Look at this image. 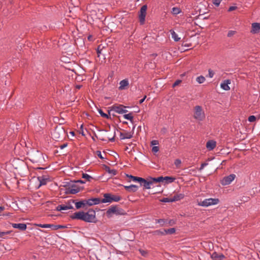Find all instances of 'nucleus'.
<instances>
[{
	"instance_id": "1",
	"label": "nucleus",
	"mask_w": 260,
	"mask_h": 260,
	"mask_svg": "<svg viewBox=\"0 0 260 260\" xmlns=\"http://www.w3.org/2000/svg\"><path fill=\"white\" fill-rule=\"evenodd\" d=\"M72 219H79L87 222H93L95 220V212L89 210L87 212L80 211L74 213L71 216Z\"/></svg>"
},
{
	"instance_id": "2",
	"label": "nucleus",
	"mask_w": 260,
	"mask_h": 260,
	"mask_svg": "<svg viewBox=\"0 0 260 260\" xmlns=\"http://www.w3.org/2000/svg\"><path fill=\"white\" fill-rule=\"evenodd\" d=\"M193 117L199 121H201L205 119V114L201 106H195Z\"/></svg>"
},
{
	"instance_id": "3",
	"label": "nucleus",
	"mask_w": 260,
	"mask_h": 260,
	"mask_svg": "<svg viewBox=\"0 0 260 260\" xmlns=\"http://www.w3.org/2000/svg\"><path fill=\"white\" fill-rule=\"evenodd\" d=\"M219 200L216 198H208L203 201H201L198 203V205L202 207H208L211 205H215L218 204Z\"/></svg>"
},
{
	"instance_id": "4",
	"label": "nucleus",
	"mask_w": 260,
	"mask_h": 260,
	"mask_svg": "<svg viewBox=\"0 0 260 260\" xmlns=\"http://www.w3.org/2000/svg\"><path fill=\"white\" fill-rule=\"evenodd\" d=\"M52 135L54 139H60L64 136L65 131L62 126L56 127Z\"/></svg>"
},
{
	"instance_id": "5",
	"label": "nucleus",
	"mask_w": 260,
	"mask_h": 260,
	"mask_svg": "<svg viewBox=\"0 0 260 260\" xmlns=\"http://www.w3.org/2000/svg\"><path fill=\"white\" fill-rule=\"evenodd\" d=\"M147 9V6L145 5H143L140 9L139 14V18L140 22L141 24H144L145 22Z\"/></svg>"
},
{
	"instance_id": "6",
	"label": "nucleus",
	"mask_w": 260,
	"mask_h": 260,
	"mask_svg": "<svg viewBox=\"0 0 260 260\" xmlns=\"http://www.w3.org/2000/svg\"><path fill=\"white\" fill-rule=\"evenodd\" d=\"M236 175L235 174H230L229 176L224 177L220 181L222 185H227L231 183V182L235 179Z\"/></svg>"
},
{
	"instance_id": "7",
	"label": "nucleus",
	"mask_w": 260,
	"mask_h": 260,
	"mask_svg": "<svg viewBox=\"0 0 260 260\" xmlns=\"http://www.w3.org/2000/svg\"><path fill=\"white\" fill-rule=\"evenodd\" d=\"M139 183L140 185L143 186L145 189L151 188V186L153 184L151 180V177L148 179H145L143 178H141Z\"/></svg>"
},
{
	"instance_id": "8",
	"label": "nucleus",
	"mask_w": 260,
	"mask_h": 260,
	"mask_svg": "<svg viewBox=\"0 0 260 260\" xmlns=\"http://www.w3.org/2000/svg\"><path fill=\"white\" fill-rule=\"evenodd\" d=\"M126 107L122 105H120L117 106H113L111 111H114L118 114L126 113L127 112V110L126 109Z\"/></svg>"
},
{
	"instance_id": "9",
	"label": "nucleus",
	"mask_w": 260,
	"mask_h": 260,
	"mask_svg": "<svg viewBox=\"0 0 260 260\" xmlns=\"http://www.w3.org/2000/svg\"><path fill=\"white\" fill-rule=\"evenodd\" d=\"M38 226H39L41 228H52L53 230H58L59 229H62L64 228V226L61 225H54V224H39Z\"/></svg>"
},
{
	"instance_id": "10",
	"label": "nucleus",
	"mask_w": 260,
	"mask_h": 260,
	"mask_svg": "<svg viewBox=\"0 0 260 260\" xmlns=\"http://www.w3.org/2000/svg\"><path fill=\"white\" fill-rule=\"evenodd\" d=\"M211 257L213 260H223L225 256L223 254L214 252L211 254Z\"/></svg>"
},
{
	"instance_id": "11",
	"label": "nucleus",
	"mask_w": 260,
	"mask_h": 260,
	"mask_svg": "<svg viewBox=\"0 0 260 260\" xmlns=\"http://www.w3.org/2000/svg\"><path fill=\"white\" fill-rule=\"evenodd\" d=\"M231 83V81L230 80H225L220 84V87L224 90H229L230 89V87L229 85Z\"/></svg>"
},
{
	"instance_id": "12",
	"label": "nucleus",
	"mask_w": 260,
	"mask_h": 260,
	"mask_svg": "<svg viewBox=\"0 0 260 260\" xmlns=\"http://www.w3.org/2000/svg\"><path fill=\"white\" fill-rule=\"evenodd\" d=\"M87 206H92L93 205H98L101 202V200L99 198H91L87 200Z\"/></svg>"
},
{
	"instance_id": "13",
	"label": "nucleus",
	"mask_w": 260,
	"mask_h": 260,
	"mask_svg": "<svg viewBox=\"0 0 260 260\" xmlns=\"http://www.w3.org/2000/svg\"><path fill=\"white\" fill-rule=\"evenodd\" d=\"M75 204L76 209H78L82 207L84 208L86 206H87V200H83L79 202H76L75 201Z\"/></svg>"
},
{
	"instance_id": "14",
	"label": "nucleus",
	"mask_w": 260,
	"mask_h": 260,
	"mask_svg": "<svg viewBox=\"0 0 260 260\" xmlns=\"http://www.w3.org/2000/svg\"><path fill=\"white\" fill-rule=\"evenodd\" d=\"M123 187L127 191L131 192H135L137 191L138 189V186L134 184L129 186L124 185Z\"/></svg>"
},
{
	"instance_id": "15",
	"label": "nucleus",
	"mask_w": 260,
	"mask_h": 260,
	"mask_svg": "<svg viewBox=\"0 0 260 260\" xmlns=\"http://www.w3.org/2000/svg\"><path fill=\"white\" fill-rule=\"evenodd\" d=\"M107 213L108 214H111L112 213H115L116 214H121L120 210L118 209L116 206H111L108 209Z\"/></svg>"
},
{
	"instance_id": "16",
	"label": "nucleus",
	"mask_w": 260,
	"mask_h": 260,
	"mask_svg": "<svg viewBox=\"0 0 260 260\" xmlns=\"http://www.w3.org/2000/svg\"><path fill=\"white\" fill-rule=\"evenodd\" d=\"M39 181H40V185H44L46 184L48 181H49V178L47 176L43 175L42 176H39L38 178Z\"/></svg>"
},
{
	"instance_id": "17",
	"label": "nucleus",
	"mask_w": 260,
	"mask_h": 260,
	"mask_svg": "<svg viewBox=\"0 0 260 260\" xmlns=\"http://www.w3.org/2000/svg\"><path fill=\"white\" fill-rule=\"evenodd\" d=\"M129 85V82L128 79H125L120 81L119 82V90H123L125 89L126 87L128 86Z\"/></svg>"
},
{
	"instance_id": "18",
	"label": "nucleus",
	"mask_w": 260,
	"mask_h": 260,
	"mask_svg": "<svg viewBox=\"0 0 260 260\" xmlns=\"http://www.w3.org/2000/svg\"><path fill=\"white\" fill-rule=\"evenodd\" d=\"M12 226L13 228L18 229L21 231H25L26 229V224L25 223H12Z\"/></svg>"
},
{
	"instance_id": "19",
	"label": "nucleus",
	"mask_w": 260,
	"mask_h": 260,
	"mask_svg": "<svg viewBox=\"0 0 260 260\" xmlns=\"http://www.w3.org/2000/svg\"><path fill=\"white\" fill-rule=\"evenodd\" d=\"M112 195L110 193H105L104 198L101 200V203H111Z\"/></svg>"
},
{
	"instance_id": "20",
	"label": "nucleus",
	"mask_w": 260,
	"mask_h": 260,
	"mask_svg": "<svg viewBox=\"0 0 260 260\" xmlns=\"http://www.w3.org/2000/svg\"><path fill=\"white\" fill-rule=\"evenodd\" d=\"M216 142L213 140L208 141L206 143V147L209 150H213L216 147Z\"/></svg>"
},
{
	"instance_id": "21",
	"label": "nucleus",
	"mask_w": 260,
	"mask_h": 260,
	"mask_svg": "<svg viewBox=\"0 0 260 260\" xmlns=\"http://www.w3.org/2000/svg\"><path fill=\"white\" fill-rule=\"evenodd\" d=\"M260 30V24L258 23H253L252 24L251 32L255 34L258 32Z\"/></svg>"
},
{
	"instance_id": "22",
	"label": "nucleus",
	"mask_w": 260,
	"mask_h": 260,
	"mask_svg": "<svg viewBox=\"0 0 260 260\" xmlns=\"http://www.w3.org/2000/svg\"><path fill=\"white\" fill-rule=\"evenodd\" d=\"M133 137V134L131 132L128 133H120V138L121 140L125 139H131Z\"/></svg>"
},
{
	"instance_id": "23",
	"label": "nucleus",
	"mask_w": 260,
	"mask_h": 260,
	"mask_svg": "<svg viewBox=\"0 0 260 260\" xmlns=\"http://www.w3.org/2000/svg\"><path fill=\"white\" fill-rule=\"evenodd\" d=\"M80 189L78 187L75 186L74 187L73 186H72V188L69 187L66 192L74 194L78 193Z\"/></svg>"
},
{
	"instance_id": "24",
	"label": "nucleus",
	"mask_w": 260,
	"mask_h": 260,
	"mask_svg": "<svg viewBox=\"0 0 260 260\" xmlns=\"http://www.w3.org/2000/svg\"><path fill=\"white\" fill-rule=\"evenodd\" d=\"M34 161H40L42 157V153L38 151H37L34 154Z\"/></svg>"
},
{
	"instance_id": "25",
	"label": "nucleus",
	"mask_w": 260,
	"mask_h": 260,
	"mask_svg": "<svg viewBox=\"0 0 260 260\" xmlns=\"http://www.w3.org/2000/svg\"><path fill=\"white\" fill-rule=\"evenodd\" d=\"M71 207H68L65 204L59 205L56 207V210L58 211H61L62 210H70L69 208Z\"/></svg>"
},
{
	"instance_id": "26",
	"label": "nucleus",
	"mask_w": 260,
	"mask_h": 260,
	"mask_svg": "<svg viewBox=\"0 0 260 260\" xmlns=\"http://www.w3.org/2000/svg\"><path fill=\"white\" fill-rule=\"evenodd\" d=\"M170 32L172 38L175 41L178 42L180 40V38L178 37V35L175 32V31L171 30Z\"/></svg>"
},
{
	"instance_id": "27",
	"label": "nucleus",
	"mask_w": 260,
	"mask_h": 260,
	"mask_svg": "<svg viewBox=\"0 0 260 260\" xmlns=\"http://www.w3.org/2000/svg\"><path fill=\"white\" fill-rule=\"evenodd\" d=\"M75 200H70L65 204V205L68 207H71L70 208H69L70 210L73 209H74L73 204H75Z\"/></svg>"
},
{
	"instance_id": "28",
	"label": "nucleus",
	"mask_w": 260,
	"mask_h": 260,
	"mask_svg": "<svg viewBox=\"0 0 260 260\" xmlns=\"http://www.w3.org/2000/svg\"><path fill=\"white\" fill-rule=\"evenodd\" d=\"M151 180L153 183H157L160 182H162L164 180V177L162 176H160L157 178H152Z\"/></svg>"
},
{
	"instance_id": "29",
	"label": "nucleus",
	"mask_w": 260,
	"mask_h": 260,
	"mask_svg": "<svg viewBox=\"0 0 260 260\" xmlns=\"http://www.w3.org/2000/svg\"><path fill=\"white\" fill-rule=\"evenodd\" d=\"M126 176L127 177L131 178L133 180V181H134L135 182H139L141 179V177H136V176H134L131 175L126 174Z\"/></svg>"
},
{
	"instance_id": "30",
	"label": "nucleus",
	"mask_w": 260,
	"mask_h": 260,
	"mask_svg": "<svg viewBox=\"0 0 260 260\" xmlns=\"http://www.w3.org/2000/svg\"><path fill=\"white\" fill-rule=\"evenodd\" d=\"M106 171L112 176H114L116 174L117 171L114 169H110L109 167H106Z\"/></svg>"
},
{
	"instance_id": "31",
	"label": "nucleus",
	"mask_w": 260,
	"mask_h": 260,
	"mask_svg": "<svg viewBox=\"0 0 260 260\" xmlns=\"http://www.w3.org/2000/svg\"><path fill=\"white\" fill-rule=\"evenodd\" d=\"M206 79L203 76H200L199 77H197L196 78V81L199 83L202 84L205 81Z\"/></svg>"
},
{
	"instance_id": "32",
	"label": "nucleus",
	"mask_w": 260,
	"mask_h": 260,
	"mask_svg": "<svg viewBox=\"0 0 260 260\" xmlns=\"http://www.w3.org/2000/svg\"><path fill=\"white\" fill-rule=\"evenodd\" d=\"M183 197H184V195L181 193H180L179 194L175 195V196H174V197H173V201L175 202V201L180 200L183 199Z\"/></svg>"
},
{
	"instance_id": "33",
	"label": "nucleus",
	"mask_w": 260,
	"mask_h": 260,
	"mask_svg": "<svg viewBox=\"0 0 260 260\" xmlns=\"http://www.w3.org/2000/svg\"><path fill=\"white\" fill-rule=\"evenodd\" d=\"M160 202L163 203H172L173 202V197L172 198H164L162 199H161Z\"/></svg>"
},
{
	"instance_id": "34",
	"label": "nucleus",
	"mask_w": 260,
	"mask_h": 260,
	"mask_svg": "<svg viewBox=\"0 0 260 260\" xmlns=\"http://www.w3.org/2000/svg\"><path fill=\"white\" fill-rule=\"evenodd\" d=\"M181 12V10L179 8L173 7L172 9V13L174 15H177Z\"/></svg>"
},
{
	"instance_id": "35",
	"label": "nucleus",
	"mask_w": 260,
	"mask_h": 260,
	"mask_svg": "<svg viewBox=\"0 0 260 260\" xmlns=\"http://www.w3.org/2000/svg\"><path fill=\"white\" fill-rule=\"evenodd\" d=\"M175 178L172 177L166 176L164 177V180H166L167 183H172L174 182Z\"/></svg>"
},
{
	"instance_id": "36",
	"label": "nucleus",
	"mask_w": 260,
	"mask_h": 260,
	"mask_svg": "<svg viewBox=\"0 0 260 260\" xmlns=\"http://www.w3.org/2000/svg\"><path fill=\"white\" fill-rule=\"evenodd\" d=\"M123 117H124V118L125 119L129 120L131 121H132V120L133 119V116L132 113H128V114H124L123 115Z\"/></svg>"
},
{
	"instance_id": "37",
	"label": "nucleus",
	"mask_w": 260,
	"mask_h": 260,
	"mask_svg": "<svg viewBox=\"0 0 260 260\" xmlns=\"http://www.w3.org/2000/svg\"><path fill=\"white\" fill-rule=\"evenodd\" d=\"M82 177L84 179H86V180L88 181H90V180L92 179V177L91 176L86 173H83Z\"/></svg>"
},
{
	"instance_id": "38",
	"label": "nucleus",
	"mask_w": 260,
	"mask_h": 260,
	"mask_svg": "<svg viewBox=\"0 0 260 260\" xmlns=\"http://www.w3.org/2000/svg\"><path fill=\"white\" fill-rule=\"evenodd\" d=\"M166 231H164V232L165 233H166V234H174L175 231H176V230L175 228H170V229H167V230H166Z\"/></svg>"
},
{
	"instance_id": "39",
	"label": "nucleus",
	"mask_w": 260,
	"mask_h": 260,
	"mask_svg": "<svg viewBox=\"0 0 260 260\" xmlns=\"http://www.w3.org/2000/svg\"><path fill=\"white\" fill-rule=\"evenodd\" d=\"M121 198L118 196L112 195L111 202L113 201L118 202L120 200Z\"/></svg>"
},
{
	"instance_id": "40",
	"label": "nucleus",
	"mask_w": 260,
	"mask_h": 260,
	"mask_svg": "<svg viewBox=\"0 0 260 260\" xmlns=\"http://www.w3.org/2000/svg\"><path fill=\"white\" fill-rule=\"evenodd\" d=\"M99 114L101 115V116L103 117L109 118V116L108 114L105 113L102 110L99 109L98 110Z\"/></svg>"
},
{
	"instance_id": "41",
	"label": "nucleus",
	"mask_w": 260,
	"mask_h": 260,
	"mask_svg": "<svg viewBox=\"0 0 260 260\" xmlns=\"http://www.w3.org/2000/svg\"><path fill=\"white\" fill-rule=\"evenodd\" d=\"M164 231H166L165 229L164 230H157L155 232L156 234L157 235H167L166 233L164 232Z\"/></svg>"
},
{
	"instance_id": "42",
	"label": "nucleus",
	"mask_w": 260,
	"mask_h": 260,
	"mask_svg": "<svg viewBox=\"0 0 260 260\" xmlns=\"http://www.w3.org/2000/svg\"><path fill=\"white\" fill-rule=\"evenodd\" d=\"M256 117L254 115H251L248 118V121L250 122H253L255 121L256 120Z\"/></svg>"
},
{
	"instance_id": "43",
	"label": "nucleus",
	"mask_w": 260,
	"mask_h": 260,
	"mask_svg": "<svg viewBox=\"0 0 260 260\" xmlns=\"http://www.w3.org/2000/svg\"><path fill=\"white\" fill-rule=\"evenodd\" d=\"M214 75V72L211 70L209 69L208 70V77L209 78H213Z\"/></svg>"
},
{
	"instance_id": "44",
	"label": "nucleus",
	"mask_w": 260,
	"mask_h": 260,
	"mask_svg": "<svg viewBox=\"0 0 260 260\" xmlns=\"http://www.w3.org/2000/svg\"><path fill=\"white\" fill-rule=\"evenodd\" d=\"M139 251L142 255L146 256L147 254V252L142 249H139Z\"/></svg>"
},
{
	"instance_id": "45",
	"label": "nucleus",
	"mask_w": 260,
	"mask_h": 260,
	"mask_svg": "<svg viewBox=\"0 0 260 260\" xmlns=\"http://www.w3.org/2000/svg\"><path fill=\"white\" fill-rule=\"evenodd\" d=\"M11 233V231L0 232V237H3L5 235H8Z\"/></svg>"
},
{
	"instance_id": "46",
	"label": "nucleus",
	"mask_w": 260,
	"mask_h": 260,
	"mask_svg": "<svg viewBox=\"0 0 260 260\" xmlns=\"http://www.w3.org/2000/svg\"><path fill=\"white\" fill-rule=\"evenodd\" d=\"M236 34V31L234 30H230L227 35L228 37H232Z\"/></svg>"
},
{
	"instance_id": "47",
	"label": "nucleus",
	"mask_w": 260,
	"mask_h": 260,
	"mask_svg": "<svg viewBox=\"0 0 260 260\" xmlns=\"http://www.w3.org/2000/svg\"><path fill=\"white\" fill-rule=\"evenodd\" d=\"M115 128H114V134H113V136L111 138L108 137L109 140L111 141V142H114V140H115Z\"/></svg>"
},
{
	"instance_id": "48",
	"label": "nucleus",
	"mask_w": 260,
	"mask_h": 260,
	"mask_svg": "<svg viewBox=\"0 0 260 260\" xmlns=\"http://www.w3.org/2000/svg\"><path fill=\"white\" fill-rule=\"evenodd\" d=\"M159 151V148L158 146H154L152 148V151L154 153H156Z\"/></svg>"
},
{
	"instance_id": "49",
	"label": "nucleus",
	"mask_w": 260,
	"mask_h": 260,
	"mask_svg": "<svg viewBox=\"0 0 260 260\" xmlns=\"http://www.w3.org/2000/svg\"><path fill=\"white\" fill-rule=\"evenodd\" d=\"M222 0H213V3L216 6H218Z\"/></svg>"
},
{
	"instance_id": "50",
	"label": "nucleus",
	"mask_w": 260,
	"mask_h": 260,
	"mask_svg": "<svg viewBox=\"0 0 260 260\" xmlns=\"http://www.w3.org/2000/svg\"><path fill=\"white\" fill-rule=\"evenodd\" d=\"M181 163V160L177 159L175 160L174 164L176 166H179Z\"/></svg>"
},
{
	"instance_id": "51",
	"label": "nucleus",
	"mask_w": 260,
	"mask_h": 260,
	"mask_svg": "<svg viewBox=\"0 0 260 260\" xmlns=\"http://www.w3.org/2000/svg\"><path fill=\"white\" fill-rule=\"evenodd\" d=\"M158 144V141L157 140H152L151 142V145L152 146L157 145Z\"/></svg>"
},
{
	"instance_id": "52",
	"label": "nucleus",
	"mask_w": 260,
	"mask_h": 260,
	"mask_svg": "<svg viewBox=\"0 0 260 260\" xmlns=\"http://www.w3.org/2000/svg\"><path fill=\"white\" fill-rule=\"evenodd\" d=\"M237 7L236 6H231L229 9H228V11L229 12H231V11H233L235 10H236L237 9Z\"/></svg>"
},
{
	"instance_id": "53",
	"label": "nucleus",
	"mask_w": 260,
	"mask_h": 260,
	"mask_svg": "<svg viewBox=\"0 0 260 260\" xmlns=\"http://www.w3.org/2000/svg\"><path fill=\"white\" fill-rule=\"evenodd\" d=\"M208 165V163L204 162L201 164V167L200 168V170H203L205 167Z\"/></svg>"
},
{
	"instance_id": "54",
	"label": "nucleus",
	"mask_w": 260,
	"mask_h": 260,
	"mask_svg": "<svg viewBox=\"0 0 260 260\" xmlns=\"http://www.w3.org/2000/svg\"><path fill=\"white\" fill-rule=\"evenodd\" d=\"M96 153L98 156L101 159H104V157L103 156L101 152L100 151H97Z\"/></svg>"
},
{
	"instance_id": "55",
	"label": "nucleus",
	"mask_w": 260,
	"mask_h": 260,
	"mask_svg": "<svg viewBox=\"0 0 260 260\" xmlns=\"http://www.w3.org/2000/svg\"><path fill=\"white\" fill-rule=\"evenodd\" d=\"M181 82V80H176L174 83H173V87H175L177 85H178L180 82Z\"/></svg>"
},
{
	"instance_id": "56",
	"label": "nucleus",
	"mask_w": 260,
	"mask_h": 260,
	"mask_svg": "<svg viewBox=\"0 0 260 260\" xmlns=\"http://www.w3.org/2000/svg\"><path fill=\"white\" fill-rule=\"evenodd\" d=\"M67 146V143H64L63 144V145H61V146H60V148L61 149H63V148H64L65 147H66Z\"/></svg>"
},
{
	"instance_id": "57",
	"label": "nucleus",
	"mask_w": 260,
	"mask_h": 260,
	"mask_svg": "<svg viewBox=\"0 0 260 260\" xmlns=\"http://www.w3.org/2000/svg\"><path fill=\"white\" fill-rule=\"evenodd\" d=\"M146 98V96L145 95L143 99H142L141 100H140L139 103L142 104V103H143V102L145 101Z\"/></svg>"
},
{
	"instance_id": "58",
	"label": "nucleus",
	"mask_w": 260,
	"mask_h": 260,
	"mask_svg": "<svg viewBox=\"0 0 260 260\" xmlns=\"http://www.w3.org/2000/svg\"><path fill=\"white\" fill-rule=\"evenodd\" d=\"M76 182H78V183H82V184H83V183H85V182L82 180H78L77 181H76Z\"/></svg>"
},
{
	"instance_id": "59",
	"label": "nucleus",
	"mask_w": 260,
	"mask_h": 260,
	"mask_svg": "<svg viewBox=\"0 0 260 260\" xmlns=\"http://www.w3.org/2000/svg\"><path fill=\"white\" fill-rule=\"evenodd\" d=\"M97 53L99 54V56H100V54L101 53V51L100 50V47L98 48Z\"/></svg>"
},
{
	"instance_id": "60",
	"label": "nucleus",
	"mask_w": 260,
	"mask_h": 260,
	"mask_svg": "<svg viewBox=\"0 0 260 260\" xmlns=\"http://www.w3.org/2000/svg\"><path fill=\"white\" fill-rule=\"evenodd\" d=\"M4 209V207L2 206H0V212L2 211Z\"/></svg>"
},
{
	"instance_id": "61",
	"label": "nucleus",
	"mask_w": 260,
	"mask_h": 260,
	"mask_svg": "<svg viewBox=\"0 0 260 260\" xmlns=\"http://www.w3.org/2000/svg\"><path fill=\"white\" fill-rule=\"evenodd\" d=\"M98 131H100V132H101V131H105L106 132H108V131L107 130V129H99Z\"/></svg>"
},
{
	"instance_id": "62",
	"label": "nucleus",
	"mask_w": 260,
	"mask_h": 260,
	"mask_svg": "<svg viewBox=\"0 0 260 260\" xmlns=\"http://www.w3.org/2000/svg\"><path fill=\"white\" fill-rule=\"evenodd\" d=\"M70 134H71V135H72V136H73L75 135V133H74V132H70Z\"/></svg>"
},
{
	"instance_id": "63",
	"label": "nucleus",
	"mask_w": 260,
	"mask_h": 260,
	"mask_svg": "<svg viewBox=\"0 0 260 260\" xmlns=\"http://www.w3.org/2000/svg\"><path fill=\"white\" fill-rule=\"evenodd\" d=\"M81 87V85H77L76 88L78 89H80Z\"/></svg>"
},
{
	"instance_id": "64",
	"label": "nucleus",
	"mask_w": 260,
	"mask_h": 260,
	"mask_svg": "<svg viewBox=\"0 0 260 260\" xmlns=\"http://www.w3.org/2000/svg\"><path fill=\"white\" fill-rule=\"evenodd\" d=\"M256 118H257V119H260V114H259V115H257V116Z\"/></svg>"
}]
</instances>
